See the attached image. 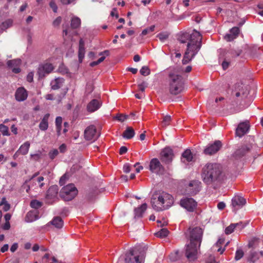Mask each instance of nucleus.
I'll return each mask as SVG.
<instances>
[{
    "mask_svg": "<svg viewBox=\"0 0 263 263\" xmlns=\"http://www.w3.org/2000/svg\"><path fill=\"white\" fill-rule=\"evenodd\" d=\"M62 22V17L61 16H59L55 18L53 22V25L54 27L59 26Z\"/></svg>",
    "mask_w": 263,
    "mask_h": 263,
    "instance_id": "864d4df0",
    "label": "nucleus"
},
{
    "mask_svg": "<svg viewBox=\"0 0 263 263\" xmlns=\"http://www.w3.org/2000/svg\"><path fill=\"white\" fill-rule=\"evenodd\" d=\"M7 64L9 67L13 68L15 66H17L21 64V60L19 59L9 60Z\"/></svg>",
    "mask_w": 263,
    "mask_h": 263,
    "instance_id": "e433bc0d",
    "label": "nucleus"
},
{
    "mask_svg": "<svg viewBox=\"0 0 263 263\" xmlns=\"http://www.w3.org/2000/svg\"><path fill=\"white\" fill-rule=\"evenodd\" d=\"M182 157L185 159L187 162H189L192 161L193 155L190 149L185 150L182 154Z\"/></svg>",
    "mask_w": 263,
    "mask_h": 263,
    "instance_id": "473e14b6",
    "label": "nucleus"
},
{
    "mask_svg": "<svg viewBox=\"0 0 263 263\" xmlns=\"http://www.w3.org/2000/svg\"><path fill=\"white\" fill-rule=\"evenodd\" d=\"M59 154L58 149H54L49 152V156L51 160H53Z\"/></svg>",
    "mask_w": 263,
    "mask_h": 263,
    "instance_id": "de8ad7c7",
    "label": "nucleus"
},
{
    "mask_svg": "<svg viewBox=\"0 0 263 263\" xmlns=\"http://www.w3.org/2000/svg\"><path fill=\"white\" fill-rule=\"evenodd\" d=\"M249 128V125L247 122L240 123L236 130V135L239 137H241L246 134Z\"/></svg>",
    "mask_w": 263,
    "mask_h": 263,
    "instance_id": "aec40b11",
    "label": "nucleus"
},
{
    "mask_svg": "<svg viewBox=\"0 0 263 263\" xmlns=\"http://www.w3.org/2000/svg\"><path fill=\"white\" fill-rule=\"evenodd\" d=\"M223 177L221 166L216 163H208L202 169L201 178L203 181L210 184L214 182L220 181Z\"/></svg>",
    "mask_w": 263,
    "mask_h": 263,
    "instance_id": "f03ea898",
    "label": "nucleus"
},
{
    "mask_svg": "<svg viewBox=\"0 0 263 263\" xmlns=\"http://www.w3.org/2000/svg\"><path fill=\"white\" fill-rule=\"evenodd\" d=\"M171 121V117L170 116H165L163 117V120L161 122V126L165 127L170 124Z\"/></svg>",
    "mask_w": 263,
    "mask_h": 263,
    "instance_id": "4c0bfd02",
    "label": "nucleus"
},
{
    "mask_svg": "<svg viewBox=\"0 0 263 263\" xmlns=\"http://www.w3.org/2000/svg\"><path fill=\"white\" fill-rule=\"evenodd\" d=\"M149 170L154 173L158 174L163 169V166L161 164L159 160L157 158L152 159L149 163Z\"/></svg>",
    "mask_w": 263,
    "mask_h": 263,
    "instance_id": "dca6fc26",
    "label": "nucleus"
},
{
    "mask_svg": "<svg viewBox=\"0 0 263 263\" xmlns=\"http://www.w3.org/2000/svg\"><path fill=\"white\" fill-rule=\"evenodd\" d=\"M101 102L97 99L92 100L87 106L88 112H92L97 110L101 106Z\"/></svg>",
    "mask_w": 263,
    "mask_h": 263,
    "instance_id": "4be33fe9",
    "label": "nucleus"
},
{
    "mask_svg": "<svg viewBox=\"0 0 263 263\" xmlns=\"http://www.w3.org/2000/svg\"><path fill=\"white\" fill-rule=\"evenodd\" d=\"M224 57V60L222 63V66L223 69L226 70L228 68L231 60H228L226 57Z\"/></svg>",
    "mask_w": 263,
    "mask_h": 263,
    "instance_id": "3c124183",
    "label": "nucleus"
},
{
    "mask_svg": "<svg viewBox=\"0 0 263 263\" xmlns=\"http://www.w3.org/2000/svg\"><path fill=\"white\" fill-rule=\"evenodd\" d=\"M244 255V252L241 249H238L236 250L235 256V259L236 260H240Z\"/></svg>",
    "mask_w": 263,
    "mask_h": 263,
    "instance_id": "37998d69",
    "label": "nucleus"
},
{
    "mask_svg": "<svg viewBox=\"0 0 263 263\" xmlns=\"http://www.w3.org/2000/svg\"><path fill=\"white\" fill-rule=\"evenodd\" d=\"M54 69L53 65L48 63L40 65L38 68L37 74L40 79L44 78L49 74Z\"/></svg>",
    "mask_w": 263,
    "mask_h": 263,
    "instance_id": "9b49d317",
    "label": "nucleus"
},
{
    "mask_svg": "<svg viewBox=\"0 0 263 263\" xmlns=\"http://www.w3.org/2000/svg\"><path fill=\"white\" fill-rule=\"evenodd\" d=\"M161 160L165 164H170L172 162L174 154L173 150L170 147L164 148L160 153Z\"/></svg>",
    "mask_w": 263,
    "mask_h": 263,
    "instance_id": "f8f14e48",
    "label": "nucleus"
},
{
    "mask_svg": "<svg viewBox=\"0 0 263 263\" xmlns=\"http://www.w3.org/2000/svg\"><path fill=\"white\" fill-rule=\"evenodd\" d=\"M98 137L99 135L97 134L96 128L94 125L87 127L84 131V137L87 140H95Z\"/></svg>",
    "mask_w": 263,
    "mask_h": 263,
    "instance_id": "4468645a",
    "label": "nucleus"
},
{
    "mask_svg": "<svg viewBox=\"0 0 263 263\" xmlns=\"http://www.w3.org/2000/svg\"><path fill=\"white\" fill-rule=\"evenodd\" d=\"M62 118L61 117H57L55 119V125H62Z\"/></svg>",
    "mask_w": 263,
    "mask_h": 263,
    "instance_id": "0e129e2a",
    "label": "nucleus"
},
{
    "mask_svg": "<svg viewBox=\"0 0 263 263\" xmlns=\"http://www.w3.org/2000/svg\"><path fill=\"white\" fill-rule=\"evenodd\" d=\"M42 202L36 200H32L30 204V205L31 208L35 209L40 208L42 206Z\"/></svg>",
    "mask_w": 263,
    "mask_h": 263,
    "instance_id": "a19ab883",
    "label": "nucleus"
},
{
    "mask_svg": "<svg viewBox=\"0 0 263 263\" xmlns=\"http://www.w3.org/2000/svg\"><path fill=\"white\" fill-rule=\"evenodd\" d=\"M189 240L192 244H196L201 246L202 242L203 231L200 227H195L192 229L189 228Z\"/></svg>",
    "mask_w": 263,
    "mask_h": 263,
    "instance_id": "423d86ee",
    "label": "nucleus"
},
{
    "mask_svg": "<svg viewBox=\"0 0 263 263\" xmlns=\"http://www.w3.org/2000/svg\"><path fill=\"white\" fill-rule=\"evenodd\" d=\"M55 228L57 229H61L63 227L64 222L61 217L57 216L50 222Z\"/></svg>",
    "mask_w": 263,
    "mask_h": 263,
    "instance_id": "cd10ccee",
    "label": "nucleus"
},
{
    "mask_svg": "<svg viewBox=\"0 0 263 263\" xmlns=\"http://www.w3.org/2000/svg\"><path fill=\"white\" fill-rule=\"evenodd\" d=\"M30 144L29 142L26 141L23 144H22L19 149L17 151V152L15 153V155L21 154L23 155H26L29 151V147H30Z\"/></svg>",
    "mask_w": 263,
    "mask_h": 263,
    "instance_id": "bb28decb",
    "label": "nucleus"
},
{
    "mask_svg": "<svg viewBox=\"0 0 263 263\" xmlns=\"http://www.w3.org/2000/svg\"><path fill=\"white\" fill-rule=\"evenodd\" d=\"M226 207V204L223 202H220L217 204V208L219 210H222Z\"/></svg>",
    "mask_w": 263,
    "mask_h": 263,
    "instance_id": "338daca9",
    "label": "nucleus"
},
{
    "mask_svg": "<svg viewBox=\"0 0 263 263\" xmlns=\"http://www.w3.org/2000/svg\"><path fill=\"white\" fill-rule=\"evenodd\" d=\"M178 40L181 43H187L182 63L187 64L196 55L201 47V34L195 30L192 33H182L179 35Z\"/></svg>",
    "mask_w": 263,
    "mask_h": 263,
    "instance_id": "f257e3e1",
    "label": "nucleus"
},
{
    "mask_svg": "<svg viewBox=\"0 0 263 263\" xmlns=\"http://www.w3.org/2000/svg\"><path fill=\"white\" fill-rule=\"evenodd\" d=\"M246 203V199L242 197L235 196L232 199V205L233 208V211L236 212L238 209L241 208Z\"/></svg>",
    "mask_w": 263,
    "mask_h": 263,
    "instance_id": "2eb2a0df",
    "label": "nucleus"
},
{
    "mask_svg": "<svg viewBox=\"0 0 263 263\" xmlns=\"http://www.w3.org/2000/svg\"><path fill=\"white\" fill-rule=\"evenodd\" d=\"M230 33L224 36V39L228 42L233 41L237 38L240 32L239 28L237 27H233L230 31Z\"/></svg>",
    "mask_w": 263,
    "mask_h": 263,
    "instance_id": "412c9836",
    "label": "nucleus"
},
{
    "mask_svg": "<svg viewBox=\"0 0 263 263\" xmlns=\"http://www.w3.org/2000/svg\"><path fill=\"white\" fill-rule=\"evenodd\" d=\"M49 6L54 12H57L58 7L54 1H51L49 3Z\"/></svg>",
    "mask_w": 263,
    "mask_h": 263,
    "instance_id": "6e6d98bb",
    "label": "nucleus"
},
{
    "mask_svg": "<svg viewBox=\"0 0 263 263\" xmlns=\"http://www.w3.org/2000/svg\"><path fill=\"white\" fill-rule=\"evenodd\" d=\"M168 36L169 33L166 32H160L157 35V37L159 38L161 42H164L168 39Z\"/></svg>",
    "mask_w": 263,
    "mask_h": 263,
    "instance_id": "58836bf2",
    "label": "nucleus"
},
{
    "mask_svg": "<svg viewBox=\"0 0 263 263\" xmlns=\"http://www.w3.org/2000/svg\"><path fill=\"white\" fill-rule=\"evenodd\" d=\"M185 80L179 73L177 68L170 69L168 74L167 83L168 90L171 95H177L185 90Z\"/></svg>",
    "mask_w": 263,
    "mask_h": 263,
    "instance_id": "7ed1b4c3",
    "label": "nucleus"
},
{
    "mask_svg": "<svg viewBox=\"0 0 263 263\" xmlns=\"http://www.w3.org/2000/svg\"><path fill=\"white\" fill-rule=\"evenodd\" d=\"M180 205L189 212H193L197 208V202L192 198L185 197L180 200Z\"/></svg>",
    "mask_w": 263,
    "mask_h": 263,
    "instance_id": "9d476101",
    "label": "nucleus"
},
{
    "mask_svg": "<svg viewBox=\"0 0 263 263\" xmlns=\"http://www.w3.org/2000/svg\"><path fill=\"white\" fill-rule=\"evenodd\" d=\"M0 132H1L4 136L9 135L8 127L3 124H0Z\"/></svg>",
    "mask_w": 263,
    "mask_h": 263,
    "instance_id": "c03bdc74",
    "label": "nucleus"
},
{
    "mask_svg": "<svg viewBox=\"0 0 263 263\" xmlns=\"http://www.w3.org/2000/svg\"><path fill=\"white\" fill-rule=\"evenodd\" d=\"M169 231L167 229H161L159 231L155 233V235L158 237H164L167 236Z\"/></svg>",
    "mask_w": 263,
    "mask_h": 263,
    "instance_id": "f704fd0d",
    "label": "nucleus"
},
{
    "mask_svg": "<svg viewBox=\"0 0 263 263\" xmlns=\"http://www.w3.org/2000/svg\"><path fill=\"white\" fill-rule=\"evenodd\" d=\"M151 203L154 210L157 212L169 209L174 203L173 196L166 192L155 193L152 195Z\"/></svg>",
    "mask_w": 263,
    "mask_h": 263,
    "instance_id": "20e7f679",
    "label": "nucleus"
},
{
    "mask_svg": "<svg viewBox=\"0 0 263 263\" xmlns=\"http://www.w3.org/2000/svg\"><path fill=\"white\" fill-rule=\"evenodd\" d=\"M147 208L146 203L142 204L140 207L135 209V217L139 218L142 216L143 214Z\"/></svg>",
    "mask_w": 263,
    "mask_h": 263,
    "instance_id": "c85d7f7f",
    "label": "nucleus"
},
{
    "mask_svg": "<svg viewBox=\"0 0 263 263\" xmlns=\"http://www.w3.org/2000/svg\"><path fill=\"white\" fill-rule=\"evenodd\" d=\"M44 180V178L42 176L38 177L37 179H36V181L38 183L39 187L40 188H42L44 185V183L43 182V181Z\"/></svg>",
    "mask_w": 263,
    "mask_h": 263,
    "instance_id": "4d7b16f0",
    "label": "nucleus"
},
{
    "mask_svg": "<svg viewBox=\"0 0 263 263\" xmlns=\"http://www.w3.org/2000/svg\"><path fill=\"white\" fill-rule=\"evenodd\" d=\"M259 239L256 237L253 238L249 242L248 247L249 248H256L259 243Z\"/></svg>",
    "mask_w": 263,
    "mask_h": 263,
    "instance_id": "ea45409f",
    "label": "nucleus"
},
{
    "mask_svg": "<svg viewBox=\"0 0 263 263\" xmlns=\"http://www.w3.org/2000/svg\"><path fill=\"white\" fill-rule=\"evenodd\" d=\"M222 143L220 140H216L214 143L209 144L204 150L205 155H212L218 152L222 147Z\"/></svg>",
    "mask_w": 263,
    "mask_h": 263,
    "instance_id": "ddd939ff",
    "label": "nucleus"
},
{
    "mask_svg": "<svg viewBox=\"0 0 263 263\" xmlns=\"http://www.w3.org/2000/svg\"><path fill=\"white\" fill-rule=\"evenodd\" d=\"M123 170L124 173H128L130 171V166L129 164H125L123 166Z\"/></svg>",
    "mask_w": 263,
    "mask_h": 263,
    "instance_id": "13d9d810",
    "label": "nucleus"
},
{
    "mask_svg": "<svg viewBox=\"0 0 263 263\" xmlns=\"http://www.w3.org/2000/svg\"><path fill=\"white\" fill-rule=\"evenodd\" d=\"M97 194L95 193V192H92V193H89L87 195H86V198H87V199L89 201H92L93 200V199H94V198L96 197Z\"/></svg>",
    "mask_w": 263,
    "mask_h": 263,
    "instance_id": "5fc2aeb1",
    "label": "nucleus"
},
{
    "mask_svg": "<svg viewBox=\"0 0 263 263\" xmlns=\"http://www.w3.org/2000/svg\"><path fill=\"white\" fill-rule=\"evenodd\" d=\"M27 80L29 82H32L33 80V73L29 72L27 76Z\"/></svg>",
    "mask_w": 263,
    "mask_h": 263,
    "instance_id": "052dcab7",
    "label": "nucleus"
},
{
    "mask_svg": "<svg viewBox=\"0 0 263 263\" xmlns=\"http://www.w3.org/2000/svg\"><path fill=\"white\" fill-rule=\"evenodd\" d=\"M235 96H236V97H241L242 98L245 97V93L242 91V90H241V89H239V91L236 92Z\"/></svg>",
    "mask_w": 263,
    "mask_h": 263,
    "instance_id": "e2e57ef3",
    "label": "nucleus"
},
{
    "mask_svg": "<svg viewBox=\"0 0 263 263\" xmlns=\"http://www.w3.org/2000/svg\"><path fill=\"white\" fill-rule=\"evenodd\" d=\"M128 116L124 115L123 114H117L116 119L120 122H123L127 118Z\"/></svg>",
    "mask_w": 263,
    "mask_h": 263,
    "instance_id": "8fccbe9b",
    "label": "nucleus"
},
{
    "mask_svg": "<svg viewBox=\"0 0 263 263\" xmlns=\"http://www.w3.org/2000/svg\"><path fill=\"white\" fill-rule=\"evenodd\" d=\"M251 148L252 145L250 144L242 145L235 151L234 154V156L237 159L240 158L250 152Z\"/></svg>",
    "mask_w": 263,
    "mask_h": 263,
    "instance_id": "f3484780",
    "label": "nucleus"
},
{
    "mask_svg": "<svg viewBox=\"0 0 263 263\" xmlns=\"http://www.w3.org/2000/svg\"><path fill=\"white\" fill-rule=\"evenodd\" d=\"M81 167V166H80L78 164H74L71 167L70 170H71L72 173H74L77 171L79 170Z\"/></svg>",
    "mask_w": 263,
    "mask_h": 263,
    "instance_id": "bf43d9fd",
    "label": "nucleus"
},
{
    "mask_svg": "<svg viewBox=\"0 0 263 263\" xmlns=\"http://www.w3.org/2000/svg\"><path fill=\"white\" fill-rule=\"evenodd\" d=\"M17 248H18L17 243H14L11 246V247L10 248V251L12 252H14L17 250Z\"/></svg>",
    "mask_w": 263,
    "mask_h": 263,
    "instance_id": "774afa93",
    "label": "nucleus"
},
{
    "mask_svg": "<svg viewBox=\"0 0 263 263\" xmlns=\"http://www.w3.org/2000/svg\"><path fill=\"white\" fill-rule=\"evenodd\" d=\"M155 28V25H152L149 27H148V28L144 29L142 31L141 34L142 35H145L151 32H152L154 31Z\"/></svg>",
    "mask_w": 263,
    "mask_h": 263,
    "instance_id": "a18cd8bd",
    "label": "nucleus"
},
{
    "mask_svg": "<svg viewBox=\"0 0 263 263\" xmlns=\"http://www.w3.org/2000/svg\"><path fill=\"white\" fill-rule=\"evenodd\" d=\"M200 247V246L192 244L190 242L185 246L184 254L189 261H194L197 258V254Z\"/></svg>",
    "mask_w": 263,
    "mask_h": 263,
    "instance_id": "0eeeda50",
    "label": "nucleus"
},
{
    "mask_svg": "<svg viewBox=\"0 0 263 263\" xmlns=\"http://www.w3.org/2000/svg\"><path fill=\"white\" fill-rule=\"evenodd\" d=\"M145 82H143L141 84H138V88L142 92L144 91L145 90Z\"/></svg>",
    "mask_w": 263,
    "mask_h": 263,
    "instance_id": "69168bd1",
    "label": "nucleus"
},
{
    "mask_svg": "<svg viewBox=\"0 0 263 263\" xmlns=\"http://www.w3.org/2000/svg\"><path fill=\"white\" fill-rule=\"evenodd\" d=\"M201 182L198 180H194L190 182L185 187L184 194L191 196L197 194L200 190Z\"/></svg>",
    "mask_w": 263,
    "mask_h": 263,
    "instance_id": "6e6552de",
    "label": "nucleus"
},
{
    "mask_svg": "<svg viewBox=\"0 0 263 263\" xmlns=\"http://www.w3.org/2000/svg\"><path fill=\"white\" fill-rule=\"evenodd\" d=\"M105 59V56L101 57L100 58H99L97 61H93L90 63V66L91 67H94L101 62H102Z\"/></svg>",
    "mask_w": 263,
    "mask_h": 263,
    "instance_id": "09e8293b",
    "label": "nucleus"
},
{
    "mask_svg": "<svg viewBox=\"0 0 263 263\" xmlns=\"http://www.w3.org/2000/svg\"><path fill=\"white\" fill-rule=\"evenodd\" d=\"M127 152V148L126 146H121L120 148L119 154L123 155L125 154Z\"/></svg>",
    "mask_w": 263,
    "mask_h": 263,
    "instance_id": "680f3d73",
    "label": "nucleus"
},
{
    "mask_svg": "<svg viewBox=\"0 0 263 263\" xmlns=\"http://www.w3.org/2000/svg\"><path fill=\"white\" fill-rule=\"evenodd\" d=\"M12 24V21L11 20H7L2 24L1 29L3 30H6L10 27Z\"/></svg>",
    "mask_w": 263,
    "mask_h": 263,
    "instance_id": "79ce46f5",
    "label": "nucleus"
},
{
    "mask_svg": "<svg viewBox=\"0 0 263 263\" xmlns=\"http://www.w3.org/2000/svg\"><path fill=\"white\" fill-rule=\"evenodd\" d=\"M59 189L57 185L50 186L47 192L46 198L48 199H53L57 196Z\"/></svg>",
    "mask_w": 263,
    "mask_h": 263,
    "instance_id": "b1692460",
    "label": "nucleus"
},
{
    "mask_svg": "<svg viewBox=\"0 0 263 263\" xmlns=\"http://www.w3.org/2000/svg\"><path fill=\"white\" fill-rule=\"evenodd\" d=\"M85 43L83 39H81L79 41V48L78 52L79 60L80 63L82 62V60L85 55Z\"/></svg>",
    "mask_w": 263,
    "mask_h": 263,
    "instance_id": "a878e982",
    "label": "nucleus"
},
{
    "mask_svg": "<svg viewBox=\"0 0 263 263\" xmlns=\"http://www.w3.org/2000/svg\"><path fill=\"white\" fill-rule=\"evenodd\" d=\"M183 257V254L180 252L179 251H176L172 252L170 255V258L172 261H176L179 259H182Z\"/></svg>",
    "mask_w": 263,
    "mask_h": 263,
    "instance_id": "7c9ffc66",
    "label": "nucleus"
},
{
    "mask_svg": "<svg viewBox=\"0 0 263 263\" xmlns=\"http://www.w3.org/2000/svg\"><path fill=\"white\" fill-rule=\"evenodd\" d=\"M239 223H232L227 227L225 229V233L227 235L231 234L234 229L238 226Z\"/></svg>",
    "mask_w": 263,
    "mask_h": 263,
    "instance_id": "c9c22d12",
    "label": "nucleus"
},
{
    "mask_svg": "<svg viewBox=\"0 0 263 263\" xmlns=\"http://www.w3.org/2000/svg\"><path fill=\"white\" fill-rule=\"evenodd\" d=\"M134 255V250H130L129 252L125 254V262L126 263H142L145 258L144 253H140L139 255Z\"/></svg>",
    "mask_w": 263,
    "mask_h": 263,
    "instance_id": "1a4fd4ad",
    "label": "nucleus"
},
{
    "mask_svg": "<svg viewBox=\"0 0 263 263\" xmlns=\"http://www.w3.org/2000/svg\"><path fill=\"white\" fill-rule=\"evenodd\" d=\"M81 25V20L78 17H73L71 21V27L73 29H77Z\"/></svg>",
    "mask_w": 263,
    "mask_h": 263,
    "instance_id": "72a5a7b5",
    "label": "nucleus"
},
{
    "mask_svg": "<svg viewBox=\"0 0 263 263\" xmlns=\"http://www.w3.org/2000/svg\"><path fill=\"white\" fill-rule=\"evenodd\" d=\"M27 91L24 87H19L16 89L15 93V98L17 101H24L27 99Z\"/></svg>",
    "mask_w": 263,
    "mask_h": 263,
    "instance_id": "a211bd4d",
    "label": "nucleus"
},
{
    "mask_svg": "<svg viewBox=\"0 0 263 263\" xmlns=\"http://www.w3.org/2000/svg\"><path fill=\"white\" fill-rule=\"evenodd\" d=\"M140 73L144 76H146L149 74L150 70L147 66H143L140 70Z\"/></svg>",
    "mask_w": 263,
    "mask_h": 263,
    "instance_id": "49530a36",
    "label": "nucleus"
},
{
    "mask_svg": "<svg viewBox=\"0 0 263 263\" xmlns=\"http://www.w3.org/2000/svg\"><path fill=\"white\" fill-rule=\"evenodd\" d=\"M242 52L240 49L235 50L231 49L228 51L223 50L222 54L223 57H226L228 60H231L240 55Z\"/></svg>",
    "mask_w": 263,
    "mask_h": 263,
    "instance_id": "6ab92c4d",
    "label": "nucleus"
},
{
    "mask_svg": "<svg viewBox=\"0 0 263 263\" xmlns=\"http://www.w3.org/2000/svg\"><path fill=\"white\" fill-rule=\"evenodd\" d=\"M33 214L32 212H28L26 216V221L27 222H31L34 220L33 218Z\"/></svg>",
    "mask_w": 263,
    "mask_h": 263,
    "instance_id": "603ef678",
    "label": "nucleus"
},
{
    "mask_svg": "<svg viewBox=\"0 0 263 263\" xmlns=\"http://www.w3.org/2000/svg\"><path fill=\"white\" fill-rule=\"evenodd\" d=\"M50 117L49 114H45L42 119L40 124L39 128L41 130L45 131L48 128V119Z\"/></svg>",
    "mask_w": 263,
    "mask_h": 263,
    "instance_id": "393cba45",
    "label": "nucleus"
},
{
    "mask_svg": "<svg viewBox=\"0 0 263 263\" xmlns=\"http://www.w3.org/2000/svg\"><path fill=\"white\" fill-rule=\"evenodd\" d=\"M78 190L73 184H69L61 190L60 196L65 201L72 200L78 194Z\"/></svg>",
    "mask_w": 263,
    "mask_h": 263,
    "instance_id": "39448f33",
    "label": "nucleus"
},
{
    "mask_svg": "<svg viewBox=\"0 0 263 263\" xmlns=\"http://www.w3.org/2000/svg\"><path fill=\"white\" fill-rule=\"evenodd\" d=\"M258 259L259 256L258 253L254 250H251L250 252L248 260L254 263L256 262Z\"/></svg>",
    "mask_w": 263,
    "mask_h": 263,
    "instance_id": "2f4dec72",
    "label": "nucleus"
},
{
    "mask_svg": "<svg viewBox=\"0 0 263 263\" xmlns=\"http://www.w3.org/2000/svg\"><path fill=\"white\" fill-rule=\"evenodd\" d=\"M64 79L62 78H58L52 80L50 83L51 89L57 90L63 86Z\"/></svg>",
    "mask_w": 263,
    "mask_h": 263,
    "instance_id": "5701e85b",
    "label": "nucleus"
},
{
    "mask_svg": "<svg viewBox=\"0 0 263 263\" xmlns=\"http://www.w3.org/2000/svg\"><path fill=\"white\" fill-rule=\"evenodd\" d=\"M135 133L134 129L131 127H127L123 133V137L126 139H130L133 138Z\"/></svg>",
    "mask_w": 263,
    "mask_h": 263,
    "instance_id": "c756f323",
    "label": "nucleus"
}]
</instances>
